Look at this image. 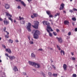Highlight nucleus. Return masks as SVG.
<instances>
[{"mask_svg": "<svg viewBox=\"0 0 77 77\" xmlns=\"http://www.w3.org/2000/svg\"><path fill=\"white\" fill-rule=\"evenodd\" d=\"M34 38L35 39H38L39 38L38 35H39V32L38 30L34 29L32 32V33H33Z\"/></svg>", "mask_w": 77, "mask_h": 77, "instance_id": "1", "label": "nucleus"}, {"mask_svg": "<svg viewBox=\"0 0 77 77\" xmlns=\"http://www.w3.org/2000/svg\"><path fill=\"white\" fill-rule=\"evenodd\" d=\"M39 22L37 21H34V26L32 25V27H33L35 29H38V24H39Z\"/></svg>", "mask_w": 77, "mask_h": 77, "instance_id": "2", "label": "nucleus"}, {"mask_svg": "<svg viewBox=\"0 0 77 77\" xmlns=\"http://www.w3.org/2000/svg\"><path fill=\"white\" fill-rule=\"evenodd\" d=\"M47 25V32H49V30H50L51 32L53 31V30L51 29V26H50V25H49V24H48Z\"/></svg>", "mask_w": 77, "mask_h": 77, "instance_id": "3", "label": "nucleus"}, {"mask_svg": "<svg viewBox=\"0 0 77 77\" xmlns=\"http://www.w3.org/2000/svg\"><path fill=\"white\" fill-rule=\"evenodd\" d=\"M31 24L30 23H28V26H27V30H28V32H31L32 30H31Z\"/></svg>", "mask_w": 77, "mask_h": 77, "instance_id": "4", "label": "nucleus"}, {"mask_svg": "<svg viewBox=\"0 0 77 77\" xmlns=\"http://www.w3.org/2000/svg\"><path fill=\"white\" fill-rule=\"evenodd\" d=\"M34 66L36 68H41V65L38 63H35Z\"/></svg>", "mask_w": 77, "mask_h": 77, "instance_id": "5", "label": "nucleus"}, {"mask_svg": "<svg viewBox=\"0 0 77 77\" xmlns=\"http://www.w3.org/2000/svg\"><path fill=\"white\" fill-rule=\"evenodd\" d=\"M56 38H57V40H58V42L60 43H62V42H63V40L61 38L59 37H57Z\"/></svg>", "mask_w": 77, "mask_h": 77, "instance_id": "6", "label": "nucleus"}, {"mask_svg": "<svg viewBox=\"0 0 77 77\" xmlns=\"http://www.w3.org/2000/svg\"><path fill=\"white\" fill-rule=\"evenodd\" d=\"M5 6L6 9H9L10 8V5L8 4H5Z\"/></svg>", "mask_w": 77, "mask_h": 77, "instance_id": "7", "label": "nucleus"}, {"mask_svg": "<svg viewBox=\"0 0 77 77\" xmlns=\"http://www.w3.org/2000/svg\"><path fill=\"white\" fill-rule=\"evenodd\" d=\"M28 63L30 65H31L32 66H34L35 63L29 61L28 62Z\"/></svg>", "mask_w": 77, "mask_h": 77, "instance_id": "8", "label": "nucleus"}, {"mask_svg": "<svg viewBox=\"0 0 77 77\" xmlns=\"http://www.w3.org/2000/svg\"><path fill=\"white\" fill-rule=\"evenodd\" d=\"M61 6L60 7V10L61 11V10H63V8H64V7L65 6V4L63 3H62L60 5Z\"/></svg>", "mask_w": 77, "mask_h": 77, "instance_id": "9", "label": "nucleus"}, {"mask_svg": "<svg viewBox=\"0 0 77 77\" xmlns=\"http://www.w3.org/2000/svg\"><path fill=\"white\" fill-rule=\"evenodd\" d=\"M16 1H17V2H20L22 5L24 6H26V4L23 1H21V0H15Z\"/></svg>", "mask_w": 77, "mask_h": 77, "instance_id": "10", "label": "nucleus"}, {"mask_svg": "<svg viewBox=\"0 0 77 77\" xmlns=\"http://www.w3.org/2000/svg\"><path fill=\"white\" fill-rule=\"evenodd\" d=\"M5 51L8 53L9 54H11L12 53L11 50V49L9 48L6 49Z\"/></svg>", "mask_w": 77, "mask_h": 77, "instance_id": "11", "label": "nucleus"}, {"mask_svg": "<svg viewBox=\"0 0 77 77\" xmlns=\"http://www.w3.org/2000/svg\"><path fill=\"white\" fill-rule=\"evenodd\" d=\"M8 57H9V59H10V60H14V59H15V57L14 56H8Z\"/></svg>", "mask_w": 77, "mask_h": 77, "instance_id": "12", "label": "nucleus"}, {"mask_svg": "<svg viewBox=\"0 0 77 77\" xmlns=\"http://www.w3.org/2000/svg\"><path fill=\"white\" fill-rule=\"evenodd\" d=\"M43 25H48V24H50V23H48L47 21H44L43 22Z\"/></svg>", "mask_w": 77, "mask_h": 77, "instance_id": "13", "label": "nucleus"}, {"mask_svg": "<svg viewBox=\"0 0 77 77\" xmlns=\"http://www.w3.org/2000/svg\"><path fill=\"white\" fill-rule=\"evenodd\" d=\"M4 24H5V25H6V26H7V25H8V24H9V21H7V20H4Z\"/></svg>", "mask_w": 77, "mask_h": 77, "instance_id": "14", "label": "nucleus"}, {"mask_svg": "<svg viewBox=\"0 0 77 77\" xmlns=\"http://www.w3.org/2000/svg\"><path fill=\"white\" fill-rule=\"evenodd\" d=\"M63 68L64 69V70L65 71H66V64H64L63 65Z\"/></svg>", "mask_w": 77, "mask_h": 77, "instance_id": "15", "label": "nucleus"}, {"mask_svg": "<svg viewBox=\"0 0 77 77\" xmlns=\"http://www.w3.org/2000/svg\"><path fill=\"white\" fill-rule=\"evenodd\" d=\"M14 70L15 72H16V71H18V69H17V67L16 66H15L14 68L13 69Z\"/></svg>", "mask_w": 77, "mask_h": 77, "instance_id": "16", "label": "nucleus"}, {"mask_svg": "<svg viewBox=\"0 0 77 77\" xmlns=\"http://www.w3.org/2000/svg\"><path fill=\"white\" fill-rule=\"evenodd\" d=\"M64 24H69V22L67 20H65L64 21Z\"/></svg>", "mask_w": 77, "mask_h": 77, "instance_id": "17", "label": "nucleus"}, {"mask_svg": "<svg viewBox=\"0 0 77 77\" xmlns=\"http://www.w3.org/2000/svg\"><path fill=\"white\" fill-rule=\"evenodd\" d=\"M60 53L61 55H62V53H63V55H65V52H64V51H63V50H61Z\"/></svg>", "mask_w": 77, "mask_h": 77, "instance_id": "18", "label": "nucleus"}, {"mask_svg": "<svg viewBox=\"0 0 77 77\" xmlns=\"http://www.w3.org/2000/svg\"><path fill=\"white\" fill-rule=\"evenodd\" d=\"M40 74H42V75L44 77H46V76H45V75L43 72H41Z\"/></svg>", "mask_w": 77, "mask_h": 77, "instance_id": "19", "label": "nucleus"}, {"mask_svg": "<svg viewBox=\"0 0 77 77\" xmlns=\"http://www.w3.org/2000/svg\"><path fill=\"white\" fill-rule=\"evenodd\" d=\"M19 20H20V21H21V20H24V18L23 17H21V16H19Z\"/></svg>", "mask_w": 77, "mask_h": 77, "instance_id": "20", "label": "nucleus"}, {"mask_svg": "<svg viewBox=\"0 0 77 77\" xmlns=\"http://www.w3.org/2000/svg\"><path fill=\"white\" fill-rule=\"evenodd\" d=\"M8 42H9V43H11V44H12V43H13V40L10 39L9 40H8Z\"/></svg>", "mask_w": 77, "mask_h": 77, "instance_id": "21", "label": "nucleus"}, {"mask_svg": "<svg viewBox=\"0 0 77 77\" xmlns=\"http://www.w3.org/2000/svg\"><path fill=\"white\" fill-rule=\"evenodd\" d=\"M20 23L22 24H25V21L24 20H22L21 21Z\"/></svg>", "mask_w": 77, "mask_h": 77, "instance_id": "22", "label": "nucleus"}, {"mask_svg": "<svg viewBox=\"0 0 77 77\" xmlns=\"http://www.w3.org/2000/svg\"><path fill=\"white\" fill-rule=\"evenodd\" d=\"M46 13L48 14L49 15H51V12L48 11H46Z\"/></svg>", "mask_w": 77, "mask_h": 77, "instance_id": "23", "label": "nucleus"}, {"mask_svg": "<svg viewBox=\"0 0 77 77\" xmlns=\"http://www.w3.org/2000/svg\"><path fill=\"white\" fill-rule=\"evenodd\" d=\"M48 75L49 76V77H52V74H51V72H48Z\"/></svg>", "mask_w": 77, "mask_h": 77, "instance_id": "24", "label": "nucleus"}, {"mask_svg": "<svg viewBox=\"0 0 77 77\" xmlns=\"http://www.w3.org/2000/svg\"><path fill=\"white\" fill-rule=\"evenodd\" d=\"M8 19L9 20H11V23H13V20L10 17H8Z\"/></svg>", "mask_w": 77, "mask_h": 77, "instance_id": "25", "label": "nucleus"}, {"mask_svg": "<svg viewBox=\"0 0 77 77\" xmlns=\"http://www.w3.org/2000/svg\"><path fill=\"white\" fill-rule=\"evenodd\" d=\"M48 33H49V35L51 37H52V36L53 35H52V34L51 33H50V32L49 31V32H48Z\"/></svg>", "mask_w": 77, "mask_h": 77, "instance_id": "26", "label": "nucleus"}, {"mask_svg": "<svg viewBox=\"0 0 77 77\" xmlns=\"http://www.w3.org/2000/svg\"><path fill=\"white\" fill-rule=\"evenodd\" d=\"M33 15H34V17H38V14H33Z\"/></svg>", "mask_w": 77, "mask_h": 77, "instance_id": "27", "label": "nucleus"}, {"mask_svg": "<svg viewBox=\"0 0 77 77\" xmlns=\"http://www.w3.org/2000/svg\"><path fill=\"white\" fill-rule=\"evenodd\" d=\"M5 15L6 16H8V17H9V13L7 12H5Z\"/></svg>", "mask_w": 77, "mask_h": 77, "instance_id": "28", "label": "nucleus"}, {"mask_svg": "<svg viewBox=\"0 0 77 77\" xmlns=\"http://www.w3.org/2000/svg\"><path fill=\"white\" fill-rule=\"evenodd\" d=\"M31 56L32 57H35V55L33 53H32L31 54Z\"/></svg>", "mask_w": 77, "mask_h": 77, "instance_id": "29", "label": "nucleus"}, {"mask_svg": "<svg viewBox=\"0 0 77 77\" xmlns=\"http://www.w3.org/2000/svg\"><path fill=\"white\" fill-rule=\"evenodd\" d=\"M72 20H73V21H76V18H75V17L72 18Z\"/></svg>", "mask_w": 77, "mask_h": 77, "instance_id": "30", "label": "nucleus"}, {"mask_svg": "<svg viewBox=\"0 0 77 77\" xmlns=\"http://www.w3.org/2000/svg\"><path fill=\"white\" fill-rule=\"evenodd\" d=\"M57 47L59 50H60V47L58 46V45H57Z\"/></svg>", "mask_w": 77, "mask_h": 77, "instance_id": "31", "label": "nucleus"}, {"mask_svg": "<svg viewBox=\"0 0 77 77\" xmlns=\"http://www.w3.org/2000/svg\"><path fill=\"white\" fill-rule=\"evenodd\" d=\"M73 77H77V75L76 74H73L72 75Z\"/></svg>", "mask_w": 77, "mask_h": 77, "instance_id": "32", "label": "nucleus"}, {"mask_svg": "<svg viewBox=\"0 0 77 77\" xmlns=\"http://www.w3.org/2000/svg\"><path fill=\"white\" fill-rule=\"evenodd\" d=\"M59 16V13H57L55 14V17H57V16Z\"/></svg>", "mask_w": 77, "mask_h": 77, "instance_id": "33", "label": "nucleus"}, {"mask_svg": "<svg viewBox=\"0 0 77 77\" xmlns=\"http://www.w3.org/2000/svg\"><path fill=\"white\" fill-rule=\"evenodd\" d=\"M72 59L73 60H75V58L74 57H72Z\"/></svg>", "mask_w": 77, "mask_h": 77, "instance_id": "34", "label": "nucleus"}, {"mask_svg": "<svg viewBox=\"0 0 77 77\" xmlns=\"http://www.w3.org/2000/svg\"><path fill=\"white\" fill-rule=\"evenodd\" d=\"M2 47H3V48H6V46H5V45H2Z\"/></svg>", "mask_w": 77, "mask_h": 77, "instance_id": "35", "label": "nucleus"}, {"mask_svg": "<svg viewBox=\"0 0 77 77\" xmlns=\"http://www.w3.org/2000/svg\"><path fill=\"white\" fill-rule=\"evenodd\" d=\"M29 44H33V42L32 41H30L29 42Z\"/></svg>", "mask_w": 77, "mask_h": 77, "instance_id": "36", "label": "nucleus"}, {"mask_svg": "<svg viewBox=\"0 0 77 77\" xmlns=\"http://www.w3.org/2000/svg\"><path fill=\"white\" fill-rule=\"evenodd\" d=\"M57 75V74H53V76L54 77H56Z\"/></svg>", "mask_w": 77, "mask_h": 77, "instance_id": "37", "label": "nucleus"}, {"mask_svg": "<svg viewBox=\"0 0 77 77\" xmlns=\"http://www.w3.org/2000/svg\"><path fill=\"white\" fill-rule=\"evenodd\" d=\"M53 34L55 36H56L57 35V33L56 32H53Z\"/></svg>", "mask_w": 77, "mask_h": 77, "instance_id": "38", "label": "nucleus"}, {"mask_svg": "<svg viewBox=\"0 0 77 77\" xmlns=\"http://www.w3.org/2000/svg\"><path fill=\"white\" fill-rule=\"evenodd\" d=\"M53 68H54V69H56V67H55L54 66V65H52Z\"/></svg>", "mask_w": 77, "mask_h": 77, "instance_id": "39", "label": "nucleus"}, {"mask_svg": "<svg viewBox=\"0 0 77 77\" xmlns=\"http://www.w3.org/2000/svg\"><path fill=\"white\" fill-rule=\"evenodd\" d=\"M6 29V27H5L4 28L3 31H4V32H5Z\"/></svg>", "mask_w": 77, "mask_h": 77, "instance_id": "40", "label": "nucleus"}, {"mask_svg": "<svg viewBox=\"0 0 77 77\" xmlns=\"http://www.w3.org/2000/svg\"><path fill=\"white\" fill-rule=\"evenodd\" d=\"M73 10L74 11H77V9L75 8H73Z\"/></svg>", "mask_w": 77, "mask_h": 77, "instance_id": "41", "label": "nucleus"}, {"mask_svg": "<svg viewBox=\"0 0 77 77\" xmlns=\"http://www.w3.org/2000/svg\"><path fill=\"white\" fill-rule=\"evenodd\" d=\"M42 50H43L41 48V49H39L38 50V51H42Z\"/></svg>", "mask_w": 77, "mask_h": 77, "instance_id": "42", "label": "nucleus"}, {"mask_svg": "<svg viewBox=\"0 0 77 77\" xmlns=\"http://www.w3.org/2000/svg\"><path fill=\"white\" fill-rule=\"evenodd\" d=\"M69 12H71V13H72V12H73V11H72V10H70L69 11Z\"/></svg>", "mask_w": 77, "mask_h": 77, "instance_id": "43", "label": "nucleus"}, {"mask_svg": "<svg viewBox=\"0 0 77 77\" xmlns=\"http://www.w3.org/2000/svg\"><path fill=\"white\" fill-rule=\"evenodd\" d=\"M49 17H50V18H52V17H53V15H50L49 16Z\"/></svg>", "mask_w": 77, "mask_h": 77, "instance_id": "44", "label": "nucleus"}, {"mask_svg": "<svg viewBox=\"0 0 77 77\" xmlns=\"http://www.w3.org/2000/svg\"><path fill=\"white\" fill-rule=\"evenodd\" d=\"M71 32H69L68 33V35H71Z\"/></svg>", "mask_w": 77, "mask_h": 77, "instance_id": "45", "label": "nucleus"}, {"mask_svg": "<svg viewBox=\"0 0 77 77\" xmlns=\"http://www.w3.org/2000/svg\"><path fill=\"white\" fill-rule=\"evenodd\" d=\"M17 8L19 9H21V7L20 6H18L17 7Z\"/></svg>", "mask_w": 77, "mask_h": 77, "instance_id": "46", "label": "nucleus"}, {"mask_svg": "<svg viewBox=\"0 0 77 77\" xmlns=\"http://www.w3.org/2000/svg\"><path fill=\"white\" fill-rule=\"evenodd\" d=\"M5 55L6 56H8V57H9V56L8 55V54H5Z\"/></svg>", "mask_w": 77, "mask_h": 77, "instance_id": "47", "label": "nucleus"}, {"mask_svg": "<svg viewBox=\"0 0 77 77\" xmlns=\"http://www.w3.org/2000/svg\"><path fill=\"white\" fill-rule=\"evenodd\" d=\"M70 37L69 36H67V38H66V39H69Z\"/></svg>", "mask_w": 77, "mask_h": 77, "instance_id": "48", "label": "nucleus"}, {"mask_svg": "<svg viewBox=\"0 0 77 77\" xmlns=\"http://www.w3.org/2000/svg\"><path fill=\"white\" fill-rule=\"evenodd\" d=\"M56 31L57 32H59V29H56Z\"/></svg>", "mask_w": 77, "mask_h": 77, "instance_id": "49", "label": "nucleus"}, {"mask_svg": "<svg viewBox=\"0 0 77 77\" xmlns=\"http://www.w3.org/2000/svg\"><path fill=\"white\" fill-rule=\"evenodd\" d=\"M23 74L24 75H26V73L25 72H23Z\"/></svg>", "mask_w": 77, "mask_h": 77, "instance_id": "50", "label": "nucleus"}, {"mask_svg": "<svg viewBox=\"0 0 77 77\" xmlns=\"http://www.w3.org/2000/svg\"><path fill=\"white\" fill-rule=\"evenodd\" d=\"M5 32L7 33V35H9V32H8L7 31H6Z\"/></svg>", "mask_w": 77, "mask_h": 77, "instance_id": "51", "label": "nucleus"}, {"mask_svg": "<svg viewBox=\"0 0 77 77\" xmlns=\"http://www.w3.org/2000/svg\"><path fill=\"white\" fill-rule=\"evenodd\" d=\"M31 17L32 18H34V16L33 15H31Z\"/></svg>", "mask_w": 77, "mask_h": 77, "instance_id": "52", "label": "nucleus"}, {"mask_svg": "<svg viewBox=\"0 0 77 77\" xmlns=\"http://www.w3.org/2000/svg\"><path fill=\"white\" fill-rule=\"evenodd\" d=\"M16 42H18L19 41L18 40H15Z\"/></svg>", "mask_w": 77, "mask_h": 77, "instance_id": "53", "label": "nucleus"}, {"mask_svg": "<svg viewBox=\"0 0 77 77\" xmlns=\"http://www.w3.org/2000/svg\"><path fill=\"white\" fill-rule=\"evenodd\" d=\"M48 69L50 71L51 70V67H50Z\"/></svg>", "mask_w": 77, "mask_h": 77, "instance_id": "54", "label": "nucleus"}, {"mask_svg": "<svg viewBox=\"0 0 77 77\" xmlns=\"http://www.w3.org/2000/svg\"><path fill=\"white\" fill-rule=\"evenodd\" d=\"M5 37H6V38H8V36L7 35H5Z\"/></svg>", "mask_w": 77, "mask_h": 77, "instance_id": "55", "label": "nucleus"}, {"mask_svg": "<svg viewBox=\"0 0 77 77\" xmlns=\"http://www.w3.org/2000/svg\"><path fill=\"white\" fill-rule=\"evenodd\" d=\"M9 16L10 17H12L10 14H9Z\"/></svg>", "mask_w": 77, "mask_h": 77, "instance_id": "56", "label": "nucleus"}, {"mask_svg": "<svg viewBox=\"0 0 77 77\" xmlns=\"http://www.w3.org/2000/svg\"><path fill=\"white\" fill-rule=\"evenodd\" d=\"M75 32H77V28H75Z\"/></svg>", "mask_w": 77, "mask_h": 77, "instance_id": "57", "label": "nucleus"}, {"mask_svg": "<svg viewBox=\"0 0 77 77\" xmlns=\"http://www.w3.org/2000/svg\"><path fill=\"white\" fill-rule=\"evenodd\" d=\"M0 21H3V19H2L1 17H0Z\"/></svg>", "mask_w": 77, "mask_h": 77, "instance_id": "58", "label": "nucleus"}, {"mask_svg": "<svg viewBox=\"0 0 77 77\" xmlns=\"http://www.w3.org/2000/svg\"><path fill=\"white\" fill-rule=\"evenodd\" d=\"M51 63H52L53 62V60H52V59L51 58Z\"/></svg>", "mask_w": 77, "mask_h": 77, "instance_id": "59", "label": "nucleus"}, {"mask_svg": "<svg viewBox=\"0 0 77 77\" xmlns=\"http://www.w3.org/2000/svg\"><path fill=\"white\" fill-rule=\"evenodd\" d=\"M71 54H72V56H74V53H73L72 52Z\"/></svg>", "mask_w": 77, "mask_h": 77, "instance_id": "60", "label": "nucleus"}, {"mask_svg": "<svg viewBox=\"0 0 77 77\" xmlns=\"http://www.w3.org/2000/svg\"><path fill=\"white\" fill-rule=\"evenodd\" d=\"M72 24L73 26H74V25H75L74 23L73 22V23H72Z\"/></svg>", "mask_w": 77, "mask_h": 77, "instance_id": "61", "label": "nucleus"}, {"mask_svg": "<svg viewBox=\"0 0 77 77\" xmlns=\"http://www.w3.org/2000/svg\"><path fill=\"white\" fill-rule=\"evenodd\" d=\"M28 39H29V41H30V37H28Z\"/></svg>", "mask_w": 77, "mask_h": 77, "instance_id": "62", "label": "nucleus"}, {"mask_svg": "<svg viewBox=\"0 0 77 77\" xmlns=\"http://www.w3.org/2000/svg\"><path fill=\"white\" fill-rule=\"evenodd\" d=\"M63 12H64V13H66V12L65 11H63Z\"/></svg>", "mask_w": 77, "mask_h": 77, "instance_id": "63", "label": "nucleus"}, {"mask_svg": "<svg viewBox=\"0 0 77 77\" xmlns=\"http://www.w3.org/2000/svg\"><path fill=\"white\" fill-rule=\"evenodd\" d=\"M76 67H77V65H75Z\"/></svg>", "mask_w": 77, "mask_h": 77, "instance_id": "64", "label": "nucleus"}]
</instances>
